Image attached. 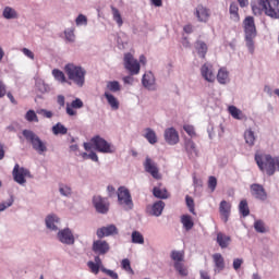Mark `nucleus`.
Instances as JSON below:
<instances>
[{
    "instance_id": "f257e3e1",
    "label": "nucleus",
    "mask_w": 279,
    "mask_h": 279,
    "mask_svg": "<svg viewBox=\"0 0 279 279\" xmlns=\"http://www.w3.org/2000/svg\"><path fill=\"white\" fill-rule=\"evenodd\" d=\"M255 162L260 171L267 175H274L276 169L279 170V157H271L267 154H255Z\"/></svg>"
},
{
    "instance_id": "f03ea898",
    "label": "nucleus",
    "mask_w": 279,
    "mask_h": 279,
    "mask_svg": "<svg viewBox=\"0 0 279 279\" xmlns=\"http://www.w3.org/2000/svg\"><path fill=\"white\" fill-rule=\"evenodd\" d=\"M64 71L70 82H73L78 88H82L86 84V70L84 68L68 63Z\"/></svg>"
},
{
    "instance_id": "7ed1b4c3",
    "label": "nucleus",
    "mask_w": 279,
    "mask_h": 279,
    "mask_svg": "<svg viewBox=\"0 0 279 279\" xmlns=\"http://www.w3.org/2000/svg\"><path fill=\"white\" fill-rule=\"evenodd\" d=\"M264 10L267 16L271 19H279V0H266L265 3H252V11L254 14H260Z\"/></svg>"
},
{
    "instance_id": "20e7f679",
    "label": "nucleus",
    "mask_w": 279,
    "mask_h": 279,
    "mask_svg": "<svg viewBox=\"0 0 279 279\" xmlns=\"http://www.w3.org/2000/svg\"><path fill=\"white\" fill-rule=\"evenodd\" d=\"M84 149L86 151L96 149L100 154H112V146L99 135L94 136L89 143H84Z\"/></svg>"
},
{
    "instance_id": "39448f33",
    "label": "nucleus",
    "mask_w": 279,
    "mask_h": 279,
    "mask_svg": "<svg viewBox=\"0 0 279 279\" xmlns=\"http://www.w3.org/2000/svg\"><path fill=\"white\" fill-rule=\"evenodd\" d=\"M27 143H31L33 149L39 154L47 151V144L40 140V137L32 130H23L22 132Z\"/></svg>"
},
{
    "instance_id": "423d86ee",
    "label": "nucleus",
    "mask_w": 279,
    "mask_h": 279,
    "mask_svg": "<svg viewBox=\"0 0 279 279\" xmlns=\"http://www.w3.org/2000/svg\"><path fill=\"white\" fill-rule=\"evenodd\" d=\"M118 202L120 206H123L126 210H132V208H134L132 194H130V190L125 186H120L118 189Z\"/></svg>"
},
{
    "instance_id": "0eeeda50",
    "label": "nucleus",
    "mask_w": 279,
    "mask_h": 279,
    "mask_svg": "<svg viewBox=\"0 0 279 279\" xmlns=\"http://www.w3.org/2000/svg\"><path fill=\"white\" fill-rule=\"evenodd\" d=\"M124 69L129 71L131 75H138L141 73V63L130 52L124 54Z\"/></svg>"
},
{
    "instance_id": "6e6552de",
    "label": "nucleus",
    "mask_w": 279,
    "mask_h": 279,
    "mask_svg": "<svg viewBox=\"0 0 279 279\" xmlns=\"http://www.w3.org/2000/svg\"><path fill=\"white\" fill-rule=\"evenodd\" d=\"M143 166H144L146 173H149L151 175V178H154L155 180L162 179V174H160V169L158 168V163L156 161H154V159H151V157L147 156Z\"/></svg>"
},
{
    "instance_id": "1a4fd4ad",
    "label": "nucleus",
    "mask_w": 279,
    "mask_h": 279,
    "mask_svg": "<svg viewBox=\"0 0 279 279\" xmlns=\"http://www.w3.org/2000/svg\"><path fill=\"white\" fill-rule=\"evenodd\" d=\"M12 175L14 182H16L17 184H25V182H27L25 178H32V173L29 172V170H27L24 167H21L19 163L14 166Z\"/></svg>"
},
{
    "instance_id": "9d476101",
    "label": "nucleus",
    "mask_w": 279,
    "mask_h": 279,
    "mask_svg": "<svg viewBox=\"0 0 279 279\" xmlns=\"http://www.w3.org/2000/svg\"><path fill=\"white\" fill-rule=\"evenodd\" d=\"M244 34L246 40L256 38V24L253 16H246L243 21Z\"/></svg>"
},
{
    "instance_id": "9b49d317",
    "label": "nucleus",
    "mask_w": 279,
    "mask_h": 279,
    "mask_svg": "<svg viewBox=\"0 0 279 279\" xmlns=\"http://www.w3.org/2000/svg\"><path fill=\"white\" fill-rule=\"evenodd\" d=\"M93 205L96 208V211L100 215H106L110 210V203L108 198H104L100 195L93 197Z\"/></svg>"
},
{
    "instance_id": "f8f14e48",
    "label": "nucleus",
    "mask_w": 279,
    "mask_h": 279,
    "mask_svg": "<svg viewBox=\"0 0 279 279\" xmlns=\"http://www.w3.org/2000/svg\"><path fill=\"white\" fill-rule=\"evenodd\" d=\"M92 250L98 256H106L110 252V244L105 240H95Z\"/></svg>"
},
{
    "instance_id": "ddd939ff",
    "label": "nucleus",
    "mask_w": 279,
    "mask_h": 279,
    "mask_svg": "<svg viewBox=\"0 0 279 279\" xmlns=\"http://www.w3.org/2000/svg\"><path fill=\"white\" fill-rule=\"evenodd\" d=\"M194 16H196L198 23H208V19H210V10L198 4L194 10Z\"/></svg>"
},
{
    "instance_id": "4468645a",
    "label": "nucleus",
    "mask_w": 279,
    "mask_h": 279,
    "mask_svg": "<svg viewBox=\"0 0 279 279\" xmlns=\"http://www.w3.org/2000/svg\"><path fill=\"white\" fill-rule=\"evenodd\" d=\"M251 194L255 199H259L260 202L267 199V191H265V187L258 183H253L251 185Z\"/></svg>"
},
{
    "instance_id": "2eb2a0df",
    "label": "nucleus",
    "mask_w": 279,
    "mask_h": 279,
    "mask_svg": "<svg viewBox=\"0 0 279 279\" xmlns=\"http://www.w3.org/2000/svg\"><path fill=\"white\" fill-rule=\"evenodd\" d=\"M80 108H84V101L82 99L76 98L71 104H66L65 112L69 117H77V111Z\"/></svg>"
},
{
    "instance_id": "dca6fc26",
    "label": "nucleus",
    "mask_w": 279,
    "mask_h": 279,
    "mask_svg": "<svg viewBox=\"0 0 279 279\" xmlns=\"http://www.w3.org/2000/svg\"><path fill=\"white\" fill-rule=\"evenodd\" d=\"M96 234L98 239H105V236H112L113 234H119V229H117V226L109 225L107 227H101L97 229Z\"/></svg>"
},
{
    "instance_id": "f3484780",
    "label": "nucleus",
    "mask_w": 279,
    "mask_h": 279,
    "mask_svg": "<svg viewBox=\"0 0 279 279\" xmlns=\"http://www.w3.org/2000/svg\"><path fill=\"white\" fill-rule=\"evenodd\" d=\"M165 141L168 145H178L180 143V135L173 128H169L165 131Z\"/></svg>"
},
{
    "instance_id": "a211bd4d",
    "label": "nucleus",
    "mask_w": 279,
    "mask_h": 279,
    "mask_svg": "<svg viewBox=\"0 0 279 279\" xmlns=\"http://www.w3.org/2000/svg\"><path fill=\"white\" fill-rule=\"evenodd\" d=\"M230 213H232V204L228 201H221L219 204V214L225 223L230 219Z\"/></svg>"
},
{
    "instance_id": "6ab92c4d",
    "label": "nucleus",
    "mask_w": 279,
    "mask_h": 279,
    "mask_svg": "<svg viewBox=\"0 0 279 279\" xmlns=\"http://www.w3.org/2000/svg\"><path fill=\"white\" fill-rule=\"evenodd\" d=\"M58 239L61 243H65V245H73V243H75V238L70 229L59 231Z\"/></svg>"
},
{
    "instance_id": "aec40b11",
    "label": "nucleus",
    "mask_w": 279,
    "mask_h": 279,
    "mask_svg": "<svg viewBox=\"0 0 279 279\" xmlns=\"http://www.w3.org/2000/svg\"><path fill=\"white\" fill-rule=\"evenodd\" d=\"M201 75L206 82H215V73L213 72V64L205 63L201 68Z\"/></svg>"
},
{
    "instance_id": "412c9836",
    "label": "nucleus",
    "mask_w": 279,
    "mask_h": 279,
    "mask_svg": "<svg viewBox=\"0 0 279 279\" xmlns=\"http://www.w3.org/2000/svg\"><path fill=\"white\" fill-rule=\"evenodd\" d=\"M213 260L215 264V274H221V271L226 269V260L223 259V255L216 253L213 255Z\"/></svg>"
},
{
    "instance_id": "4be33fe9",
    "label": "nucleus",
    "mask_w": 279,
    "mask_h": 279,
    "mask_svg": "<svg viewBox=\"0 0 279 279\" xmlns=\"http://www.w3.org/2000/svg\"><path fill=\"white\" fill-rule=\"evenodd\" d=\"M185 151L189 158H197L199 156V150H197V146L193 140H187L185 142Z\"/></svg>"
},
{
    "instance_id": "5701e85b",
    "label": "nucleus",
    "mask_w": 279,
    "mask_h": 279,
    "mask_svg": "<svg viewBox=\"0 0 279 279\" xmlns=\"http://www.w3.org/2000/svg\"><path fill=\"white\" fill-rule=\"evenodd\" d=\"M142 84L145 88H148V90H151L154 88V84H156V78L154 77V73L147 72L143 75Z\"/></svg>"
},
{
    "instance_id": "b1692460",
    "label": "nucleus",
    "mask_w": 279,
    "mask_h": 279,
    "mask_svg": "<svg viewBox=\"0 0 279 279\" xmlns=\"http://www.w3.org/2000/svg\"><path fill=\"white\" fill-rule=\"evenodd\" d=\"M144 138H146L150 145H156V143H158L156 131H154L151 128H147L144 130Z\"/></svg>"
},
{
    "instance_id": "393cba45",
    "label": "nucleus",
    "mask_w": 279,
    "mask_h": 279,
    "mask_svg": "<svg viewBox=\"0 0 279 279\" xmlns=\"http://www.w3.org/2000/svg\"><path fill=\"white\" fill-rule=\"evenodd\" d=\"M195 49H196L199 58H203V59L206 58V53H208V46L206 45V43H204L202 40H197L195 43Z\"/></svg>"
},
{
    "instance_id": "a878e982",
    "label": "nucleus",
    "mask_w": 279,
    "mask_h": 279,
    "mask_svg": "<svg viewBox=\"0 0 279 279\" xmlns=\"http://www.w3.org/2000/svg\"><path fill=\"white\" fill-rule=\"evenodd\" d=\"M173 267L179 276H181L182 278H186V276H189V267L184 265V262H177L174 263Z\"/></svg>"
},
{
    "instance_id": "bb28decb",
    "label": "nucleus",
    "mask_w": 279,
    "mask_h": 279,
    "mask_svg": "<svg viewBox=\"0 0 279 279\" xmlns=\"http://www.w3.org/2000/svg\"><path fill=\"white\" fill-rule=\"evenodd\" d=\"M228 112L233 119H236L238 121H243V119H245L243 111H241V109L236 108L235 106H229Z\"/></svg>"
},
{
    "instance_id": "cd10ccee",
    "label": "nucleus",
    "mask_w": 279,
    "mask_h": 279,
    "mask_svg": "<svg viewBox=\"0 0 279 279\" xmlns=\"http://www.w3.org/2000/svg\"><path fill=\"white\" fill-rule=\"evenodd\" d=\"M60 223V219L56 215H50L46 218V226L49 230H58V225Z\"/></svg>"
},
{
    "instance_id": "c85d7f7f",
    "label": "nucleus",
    "mask_w": 279,
    "mask_h": 279,
    "mask_svg": "<svg viewBox=\"0 0 279 279\" xmlns=\"http://www.w3.org/2000/svg\"><path fill=\"white\" fill-rule=\"evenodd\" d=\"M230 236L229 235H226L221 232H219L217 234V243L218 245L222 248V250H226V247H228V245H230Z\"/></svg>"
},
{
    "instance_id": "c756f323",
    "label": "nucleus",
    "mask_w": 279,
    "mask_h": 279,
    "mask_svg": "<svg viewBox=\"0 0 279 279\" xmlns=\"http://www.w3.org/2000/svg\"><path fill=\"white\" fill-rule=\"evenodd\" d=\"M163 210H165V202L158 201L151 207V215H154V217H160Z\"/></svg>"
},
{
    "instance_id": "7c9ffc66",
    "label": "nucleus",
    "mask_w": 279,
    "mask_h": 279,
    "mask_svg": "<svg viewBox=\"0 0 279 279\" xmlns=\"http://www.w3.org/2000/svg\"><path fill=\"white\" fill-rule=\"evenodd\" d=\"M244 140L246 145H248L250 147H254V143H256V135L254 134V131H252V129H247L244 132Z\"/></svg>"
},
{
    "instance_id": "2f4dec72",
    "label": "nucleus",
    "mask_w": 279,
    "mask_h": 279,
    "mask_svg": "<svg viewBox=\"0 0 279 279\" xmlns=\"http://www.w3.org/2000/svg\"><path fill=\"white\" fill-rule=\"evenodd\" d=\"M181 223L183 225V228H185L186 232L193 230V226H195V222H193V218L190 215H183L181 217Z\"/></svg>"
},
{
    "instance_id": "473e14b6",
    "label": "nucleus",
    "mask_w": 279,
    "mask_h": 279,
    "mask_svg": "<svg viewBox=\"0 0 279 279\" xmlns=\"http://www.w3.org/2000/svg\"><path fill=\"white\" fill-rule=\"evenodd\" d=\"M105 97L112 110H119V99L114 95L106 92Z\"/></svg>"
},
{
    "instance_id": "72a5a7b5",
    "label": "nucleus",
    "mask_w": 279,
    "mask_h": 279,
    "mask_svg": "<svg viewBox=\"0 0 279 279\" xmlns=\"http://www.w3.org/2000/svg\"><path fill=\"white\" fill-rule=\"evenodd\" d=\"M153 195L157 197V199H169V192L167 189L154 187Z\"/></svg>"
},
{
    "instance_id": "f704fd0d",
    "label": "nucleus",
    "mask_w": 279,
    "mask_h": 279,
    "mask_svg": "<svg viewBox=\"0 0 279 279\" xmlns=\"http://www.w3.org/2000/svg\"><path fill=\"white\" fill-rule=\"evenodd\" d=\"M68 132H69V129H66V126H64V124L60 122H58L56 125L52 126V134H54V136H58L59 134L64 136V134H66Z\"/></svg>"
},
{
    "instance_id": "c9c22d12",
    "label": "nucleus",
    "mask_w": 279,
    "mask_h": 279,
    "mask_svg": "<svg viewBox=\"0 0 279 279\" xmlns=\"http://www.w3.org/2000/svg\"><path fill=\"white\" fill-rule=\"evenodd\" d=\"M217 80H218L219 84H228V80H229L228 70H226L225 68H221L218 71Z\"/></svg>"
},
{
    "instance_id": "e433bc0d",
    "label": "nucleus",
    "mask_w": 279,
    "mask_h": 279,
    "mask_svg": "<svg viewBox=\"0 0 279 279\" xmlns=\"http://www.w3.org/2000/svg\"><path fill=\"white\" fill-rule=\"evenodd\" d=\"M232 21L239 22L241 17L239 16V5L236 2H232L229 8Z\"/></svg>"
},
{
    "instance_id": "4c0bfd02",
    "label": "nucleus",
    "mask_w": 279,
    "mask_h": 279,
    "mask_svg": "<svg viewBox=\"0 0 279 279\" xmlns=\"http://www.w3.org/2000/svg\"><path fill=\"white\" fill-rule=\"evenodd\" d=\"M239 213L242 215V217H248L250 216V206L247 205L246 199H242L239 204Z\"/></svg>"
},
{
    "instance_id": "58836bf2",
    "label": "nucleus",
    "mask_w": 279,
    "mask_h": 279,
    "mask_svg": "<svg viewBox=\"0 0 279 279\" xmlns=\"http://www.w3.org/2000/svg\"><path fill=\"white\" fill-rule=\"evenodd\" d=\"M131 239H132V243H135L137 245H143V243H145V238L143 236V233L138 231H133Z\"/></svg>"
},
{
    "instance_id": "ea45409f",
    "label": "nucleus",
    "mask_w": 279,
    "mask_h": 279,
    "mask_svg": "<svg viewBox=\"0 0 279 279\" xmlns=\"http://www.w3.org/2000/svg\"><path fill=\"white\" fill-rule=\"evenodd\" d=\"M111 12L113 14V21H116V23L119 27H122L123 26V17H121V12H119V9L111 7Z\"/></svg>"
},
{
    "instance_id": "a19ab883",
    "label": "nucleus",
    "mask_w": 279,
    "mask_h": 279,
    "mask_svg": "<svg viewBox=\"0 0 279 279\" xmlns=\"http://www.w3.org/2000/svg\"><path fill=\"white\" fill-rule=\"evenodd\" d=\"M170 258H172L174 263H184V252L172 251L170 254Z\"/></svg>"
},
{
    "instance_id": "79ce46f5",
    "label": "nucleus",
    "mask_w": 279,
    "mask_h": 279,
    "mask_svg": "<svg viewBox=\"0 0 279 279\" xmlns=\"http://www.w3.org/2000/svg\"><path fill=\"white\" fill-rule=\"evenodd\" d=\"M107 88L110 93H119L121 90V84L118 81L107 82Z\"/></svg>"
},
{
    "instance_id": "37998d69",
    "label": "nucleus",
    "mask_w": 279,
    "mask_h": 279,
    "mask_svg": "<svg viewBox=\"0 0 279 279\" xmlns=\"http://www.w3.org/2000/svg\"><path fill=\"white\" fill-rule=\"evenodd\" d=\"M3 16L4 19H19V14L16 13V11L10 7L4 8L3 10Z\"/></svg>"
},
{
    "instance_id": "c03bdc74",
    "label": "nucleus",
    "mask_w": 279,
    "mask_h": 279,
    "mask_svg": "<svg viewBox=\"0 0 279 279\" xmlns=\"http://www.w3.org/2000/svg\"><path fill=\"white\" fill-rule=\"evenodd\" d=\"M52 75L54 77V80H57V82H61V84H65L66 82V76L64 75V72L54 69L52 70Z\"/></svg>"
},
{
    "instance_id": "a18cd8bd",
    "label": "nucleus",
    "mask_w": 279,
    "mask_h": 279,
    "mask_svg": "<svg viewBox=\"0 0 279 279\" xmlns=\"http://www.w3.org/2000/svg\"><path fill=\"white\" fill-rule=\"evenodd\" d=\"M254 228L257 232H259L260 234H265V232H267V227L265 226V221L263 220H256L254 222Z\"/></svg>"
},
{
    "instance_id": "49530a36",
    "label": "nucleus",
    "mask_w": 279,
    "mask_h": 279,
    "mask_svg": "<svg viewBox=\"0 0 279 279\" xmlns=\"http://www.w3.org/2000/svg\"><path fill=\"white\" fill-rule=\"evenodd\" d=\"M121 267H122V269H124V271H128V274H131L132 276H134V269H132L130 259H128V258L122 259Z\"/></svg>"
},
{
    "instance_id": "de8ad7c7",
    "label": "nucleus",
    "mask_w": 279,
    "mask_h": 279,
    "mask_svg": "<svg viewBox=\"0 0 279 279\" xmlns=\"http://www.w3.org/2000/svg\"><path fill=\"white\" fill-rule=\"evenodd\" d=\"M25 119L29 123H32V122L38 123V116L36 114V111H34V110H28L25 114Z\"/></svg>"
},
{
    "instance_id": "09e8293b",
    "label": "nucleus",
    "mask_w": 279,
    "mask_h": 279,
    "mask_svg": "<svg viewBox=\"0 0 279 279\" xmlns=\"http://www.w3.org/2000/svg\"><path fill=\"white\" fill-rule=\"evenodd\" d=\"M185 202L190 213H192V215H195V201H193V197L186 196Z\"/></svg>"
},
{
    "instance_id": "8fccbe9b",
    "label": "nucleus",
    "mask_w": 279,
    "mask_h": 279,
    "mask_svg": "<svg viewBox=\"0 0 279 279\" xmlns=\"http://www.w3.org/2000/svg\"><path fill=\"white\" fill-rule=\"evenodd\" d=\"M208 189L211 191V193H215V190L217 189V178L216 177H209L207 182Z\"/></svg>"
},
{
    "instance_id": "3c124183",
    "label": "nucleus",
    "mask_w": 279,
    "mask_h": 279,
    "mask_svg": "<svg viewBox=\"0 0 279 279\" xmlns=\"http://www.w3.org/2000/svg\"><path fill=\"white\" fill-rule=\"evenodd\" d=\"M87 267L90 269L92 274H95V275L99 274L100 266L97 265L95 262H88Z\"/></svg>"
},
{
    "instance_id": "603ef678",
    "label": "nucleus",
    "mask_w": 279,
    "mask_h": 279,
    "mask_svg": "<svg viewBox=\"0 0 279 279\" xmlns=\"http://www.w3.org/2000/svg\"><path fill=\"white\" fill-rule=\"evenodd\" d=\"M76 25H88V19L84 14H80L75 20Z\"/></svg>"
},
{
    "instance_id": "864d4df0",
    "label": "nucleus",
    "mask_w": 279,
    "mask_h": 279,
    "mask_svg": "<svg viewBox=\"0 0 279 279\" xmlns=\"http://www.w3.org/2000/svg\"><path fill=\"white\" fill-rule=\"evenodd\" d=\"M14 204V197H10L7 203H0V213H3L7 208H10Z\"/></svg>"
},
{
    "instance_id": "5fc2aeb1",
    "label": "nucleus",
    "mask_w": 279,
    "mask_h": 279,
    "mask_svg": "<svg viewBox=\"0 0 279 279\" xmlns=\"http://www.w3.org/2000/svg\"><path fill=\"white\" fill-rule=\"evenodd\" d=\"M184 132H186V134H189V136H195V128L191 124H185L183 126Z\"/></svg>"
},
{
    "instance_id": "6e6d98bb",
    "label": "nucleus",
    "mask_w": 279,
    "mask_h": 279,
    "mask_svg": "<svg viewBox=\"0 0 279 279\" xmlns=\"http://www.w3.org/2000/svg\"><path fill=\"white\" fill-rule=\"evenodd\" d=\"M59 191L61 195H64L65 197H69V195L71 194V189L69 187V185H60Z\"/></svg>"
},
{
    "instance_id": "4d7b16f0",
    "label": "nucleus",
    "mask_w": 279,
    "mask_h": 279,
    "mask_svg": "<svg viewBox=\"0 0 279 279\" xmlns=\"http://www.w3.org/2000/svg\"><path fill=\"white\" fill-rule=\"evenodd\" d=\"M241 265H243V258L233 259V269L235 271H239V269H241Z\"/></svg>"
},
{
    "instance_id": "13d9d810",
    "label": "nucleus",
    "mask_w": 279,
    "mask_h": 279,
    "mask_svg": "<svg viewBox=\"0 0 279 279\" xmlns=\"http://www.w3.org/2000/svg\"><path fill=\"white\" fill-rule=\"evenodd\" d=\"M22 53L26 56V58H29V60H34V52L27 48L22 49Z\"/></svg>"
},
{
    "instance_id": "bf43d9fd",
    "label": "nucleus",
    "mask_w": 279,
    "mask_h": 279,
    "mask_svg": "<svg viewBox=\"0 0 279 279\" xmlns=\"http://www.w3.org/2000/svg\"><path fill=\"white\" fill-rule=\"evenodd\" d=\"M40 114H43V117H45L46 119H51V117H53V112L47 109H41Z\"/></svg>"
},
{
    "instance_id": "052dcab7",
    "label": "nucleus",
    "mask_w": 279,
    "mask_h": 279,
    "mask_svg": "<svg viewBox=\"0 0 279 279\" xmlns=\"http://www.w3.org/2000/svg\"><path fill=\"white\" fill-rule=\"evenodd\" d=\"M65 38H66V40H69L70 43H73V40H75V34H73L72 31L65 32Z\"/></svg>"
},
{
    "instance_id": "680f3d73",
    "label": "nucleus",
    "mask_w": 279,
    "mask_h": 279,
    "mask_svg": "<svg viewBox=\"0 0 279 279\" xmlns=\"http://www.w3.org/2000/svg\"><path fill=\"white\" fill-rule=\"evenodd\" d=\"M57 104L60 105L61 108H64L65 98L62 95L57 96Z\"/></svg>"
},
{
    "instance_id": "e2e57ef3",
    "label": "nucleus",
    "mask_w": 279,
    "mask_h": 279,
    "mask_svg": "<svg viewBox=\"0 0 279 279\" xmlns=\"http://www.w3.org/2000/svg\"><path fill=\"white\" fill-rule=\"evenodd\" d=\"M5 93H7L5 85L3 84V82L0 81V99L2 97H5Z\"/></svg>"
},
{
    "instance_id": "0e129e2a",
    "label": "nucleus",
    "mask_w": 279,
    "mask_h": 279,
    "mask_svg": "<svg viewBox=\"0 0 279 279\" xmlns=\"http://www.w3.org/2000/svg\"><path fill=\"white\" fill-rule=\"evenodd\" d=\"M183 32L185 34H193V26L191 24H186L184 27H183Z\"/></svg>"
},
{
    "instance_id": "69168bd1",
    "label": "nucleus",
    "mask_w": 279,
    "mask_h": 279,
    "mask_svg": "<svg viewBox=\"0 0 279 279\" xmlns=\"http://www.w3.org/2000/svg\"><path fill=\"white\" fill-rule=\"evenodd\" d=\"M89 160H93L94 162H99V157L95 153H89L88 154Z\"/></svg>"
},
{
    "instance_id": "338daca9",
    "label": "nucleus",
    "mask_w": 279,
    "mask_h": 279,
    "mask_svg": "<svg viewBox=\"0 0 279 279\" xmlns=\"http://www.w3.org/2000/svg\"><path fill=\"white\" fill-rule=\"evenodd\" d=\"M107 275L110 276L112 279H119V275L113 270H107Z\"/></svg>"
},
{
    "instance_id": "774afa93",
    "label": "nucleus",
    "mask_w": 279,
    "mask_h": 279,
    "mask_svg": "<svg viewBox=\"0 0 279 279\" xmlns=\"http://www.w3.org/2000/svg\"><path fill=\"white\" fill-rule=\"evenodd\" d=\"M123 82L124 84H133L134 78L132 76H124Z\"/></svg>"
}]
</instances>
